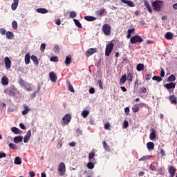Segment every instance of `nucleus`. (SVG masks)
Listing matches in <instances>:
<instances>
[{
  "label": "nucleus",
  "mask_w": 177,
  "mask_h": 177,
  "mask_svg": "<svg viewBox=\"0 0 177 177\" xmlns=\"http://www.w3.org/2000/svg\"><path fill=\"white\" fill-rule=\"evenodd\" d=\"M152 6L156 12H161L164 9V1L156 0L152 3Z\"/></svg>",
  "instance_id": "obj_1"
},
{
  "label": "nucleus",
  "mask_w": 177,
  "mask_h": 177,
  "mask_svg": "<svg viewBox=\"0 0 177 177\" xmlns=\"http://www.w3.org/2000/svg\"><path fill=\"white\" fill-rule=\"evenodd\" d=\"M18 84L20 85L21 88H24L27 92H31L32 91V87H31V84L27 83L23 79H20L18 82Z\"/></svg>",
  "instance_id": "obj_2"
},
{
  "label": "nucleus",
  "mask_w": 177,
  "mask_h": 177,
  "mask_svg": "<svg viewBox=\"0 0 177 177\" xmlns=\"http://www.w3.org/2000/svg\"><path fill=\"white\" fill-rule=\"evenodd\" d=\"M58 174L59 176H64L66 174V165L63 162H59L58 165Z\"/></svg>",
  "instance_id": "obj_3"
},
{
  "label": "nucleus",
  "mask_w": 177,
  "mask_h": 177,
  "mask_svg": "<svg viewBox=\"0 0 177 177\" xmlns=\"http://www.w3.org/2000/svg\"><path fill=\"white\" fill-rule=\"evenodd\" d=\"M70 121H71V115L70 113H66L62 118V125L63 127H66V125H68V124H70Z\"/></svg>",
  "instance_id": "obj_4"
},
{
  "label": "nucleus",
  "mask_w": 177,
  "mask_h": 177,
  "mask_svg": "<svg viewBox=\"0 0 177 177\" xmlns=\"http://www.w3.org/2000/svg\"><path fill=\"white\" fill-rule=\"evenodd\" d=\"M130 41L131 44H140L143 42V39L139 35H135L131 38Z\"/></svg>",
  "instance_id": "obj_5"
},
{
  "label": "nucleus",
  "mask_w": 177,
  "mask_h": 177,
  "mask_svg": "<svg viewBox=\"0 0 177 177\" xmlns=\"http://www.w3.org/2000/svg\"><path fill=\"white\" fill-rule=\"evenodd\" d=\"M102 31L105 34V35H109L111 31V27L109 24H105L102 26Z\"/></svg>",
  "instance_id": "obj_6"
},
{
  "label": "nucleus",
  "mask_w": 177,
  "mask_h": 177,
  "mask_svg": "<svg viewBox=\"0 0 177 177\" xmlns=\"http://www.w3.org/2000/svg\"><path fill=\"white\" fill-rule=\"evenodd\" d=\"M4 63L6 70H10V67L12 66V61H10V59H9L8 57H5Z\"/></svg>",
  "instance_id": "obj_7"
},
{
  "label": "nucleus",
  "mask_w": 177,
  "mask_h": 177,
  "mask_svg": "<svg viewBox=\"0 0 177 177\" xmlns=\"http://www.w3.org/2000/svg\"><path fill=\"white\" fill-rule=\"evenodd\" d=\"M114 46L107 45L105 49V56H110V53L113 51Z\"/></svg>",
  "instance_id": "obj_8"
},
{
  "label": "nucleus",
  "mask_w": 177,
  "mask_h": 177,
  "mask_svg": "<svg viewBox=\"0 0 177 177\" xmlns=\"http://www.w3.org/2000/svg\"><path fill=\"white\" fill-rule=\"evenodd\" d=\"M30 138H31V131L29 130L24 137V142L28 143V140H30Z\"/></svg>",
  "instance_id": "obj_9"
},
{
  "label": "nucleus",
  "mask_w": 177,
  "mask_h": 177,
  "mask_svg": "<svg viewBox=\"0 0 177 177\" xmlns=\"http://www.w3.org/2000/svg\"><path fill=\"white\" fill-rule=\"evenodd\" d=\"M164 86L165 88H166V89L169 91V89H175V86H176V84L174 82H171V83L165 84Z\"/></svg>",
  "instance_id": "obj_10"
},
{
  "label": "nucleus",
  "mask_w": 177,
  "mask_h": 177,
  "mask_svg": "<svg viewBox=\"0 0 177 177\" xmlns=\"http://www.w3.org/2000/svg\"><path fill=\"white\" fill-rule=\"evenodd\" d=\"M176 173V168L174 166H171L169 169V174H170L169 177L175 176V174Z\"/></svg>",
  "instance_id": "obj_11"
},
{
  "label": "nucleus",
  "mask_w": 177,
  "mask_h": 177,
  "mask_svg": "<svg viewBox=\"0 0 177 177\" xmlns=\"http://www.w3.org/2000/svg\"><path fill=\"white\" fill-rule=\"evenodd\" d=\"M49 77L52 82H56V81H57V77L56 76V74H55L54 72H50L49 73Z\"/></svg>",
  "instance_id": "obj_12"
},
{
  "label": "nucleus",
  "mask_w": 177,
  "mask_h": 177,
  "mask_svg": "<svg viewBox=\"0 0 177 177\" xmlns=\"http://www.w3.org/2000/svg\"><path fill=\"white\" fill-rule=\"evenodd\" d=\"M11 132H12L15 135H21V133H23V131L19 129L17 127H12Z\"/></svg>",
  "instance_id": "obj_13"
},
{
  "label": "nucleus",
  "mask_w": 177,
  "mask_h": 177,
  "mask_svg": "<svg viewBox=\"0 0 177 177\" xmlns=\"http://www.w3.org/2000/svg\"><path fill=\"white\" fill-rule=\"evenodd\" d=\"M96 52H97V48H89L86 53V56L89 57V56H92V55H93V53H96Z\"/></svg>",
  "instance_id": "obj_14"
},
{
  "label": "nucleus",
  "mask_w": 177,
  "mask_h": 177,
  "mask_svg": "<svg viewBox=\"0 0 177 177\" xmlns=\"http://www.w3.org/2000/svg\"><path fill=\"white\" fill-rule=\"evenodd\" d=\"M95 15H97V16H106V15H107V12H106V9H102V10H99L95 12Z\"/></svg>",
  "instance_id": "obj_15"
},
{
  "label": "nucleus",
  "mask_w": 177,
  "mask_h": 177,
  "mask_svg": "<svg viewBox=\"0 0 177 177\" xmlns=\"http://www.w3.org/2000/svg\"><path fill=\"white\" fill-rule=\"evenodd\" d=\"M121 2L122 3H125L126 5H128L130 8H133L135 6V4L133 3V1H128V0H121Z\"/></svg>",
  "instance_id": "obj_16"
},
{
  "label": "nucleus",
  "mask_w": 177,
  "mask_h": 177,
  "mask_svg": "<svg viewBox=\"0 0 177 177\" xmlns=\"http://www.w3.org/2000/svg\"><path fill=\"white\" fill-rule=\"evenodd\" d=\"M17 6H19V0H13V2L11 5L12 10H16V9H17Z\"/></svg>",
  "instance_id": "obj_17"
},
{
  "label": "nucleus",
  "mask_w": 177,
  "mask_h": 177,
  "mask_svg": "<svg viewBox=\"0 0 177 177\" xmlns=\"http://www.w3.org/2000/svg\"><path fill=\"white\" fill-rule=\"evenodd\" d=\"M1 84H2V85H3V86H6V85H8V84H9V79H8V77L3 76V77L1 78Z\"/></svg>",
  "instance_id": "obj_18"
},
{
  "label": "nucleus",
  "mask_w": 177,
  "mask_h": 177,
  "mask_svg": "<svg viewBox=\"0 0 177 177\" xmlns=\"http://www.w3.org/2000/svg\"><path fill=\"white\" fill-rule=\"evenodd\" d=\"M71 64V55H67L65 59V64L67 67Z\"/></svg>",
  "instance_id": "obj_19"
},
{
  "label": "nucleus",
  "mask_w": 177,
  "mask_h": 177,
  "mask_svg": "<svg viewBox=\"0 0 177 177\" xmlns=\"http://www.w3.org/2000/svg\"><path fill=\"white\" fill-rule=\"evenodd\" d=\"M21 142H23V136H19L14 138L15 143L17 144V143H20Z\"/></svg>",
  "instance_id": "obj_20"
},
{
  "label": "nucleus",
  "mask_w": 177,
  "mask_h": 177,
  "mask_svg": "<svg viewBox=\"0 0 177 177\" xmlns=\"http://www.w3.org/2000/svg\"><path fill=\"white\" fill-rule=\"evenodd\" d=\"M169 99L171 102V103H172V104H176L177 103V97L174 95H170L169 97Z\"/></svg>",
  "instance_id": "obj_21"
},
{
  "label": "nucleus",
  "mask_w": 177,
  "mask_h": 177,
  "mask_svg": "<svg viewBox=\"0 0 177 177\" xmlns=\"http://www.w3.org/2000/svg\"><path fill=\"white\" fill-rule=\"evenodd\" d=\"M30 58L36 66H38L39 64V62L38 61V57H37V56L32 55Z\"/></svg>",
  "instance_id": "obj_22"
},
{
  "label": "nucleus",
  "mask_w": 177,
  "mask_h": 177,
  "mask_svg": "<svg viewBox=\"0 0 177 177\" xmlns=\"http://www.w3.org/2000/svg\"><path fill=\"white\" fill-rule=\"evenodd\" d=\"M14 164L15 165H20L21 164V158L17 156L15 158Z\"/></svg>",
  "instance_id": "obj_23"
},
{
  "label": "nucleus",
  "mask_w": 177,
  "mask_h": 177,
  "mask_svg": "<svg viewBox=\"0 0 177 177\" xmlns=\"http://www.w3.org/2000/svg\"><path fill=\"white\" fill-rule=\"evenodd\" d=\"M165 38H166V39H172V38H174V34L171 32H167L165 35Z\"/></svg>",
  "instance_id": "obj_24"
},
{
  "label": "nucleus",
  "mask_w": 177,
  "mask_h": 177,
  "mask_svg": "<svg viewBox=\"0 0 177 177\" xmlns=\"http://www.w3.org/2000/svg\"><path fill=\"white\" fill-rule=\"evenodd\" d=\"M127 82V75H124L120 80V85H124V84H125V82Z\"/></svg>",
  "instance_id": "obj_25"
},
{
  "label": "nucleus",
  "mask_w": 177,
  "mask_h": 177,
  "mask_svg": "<svg viewBox=\"0 0 177 177\" xmlns=\"http://www.w3.org/2000/svg\"><path fill=\"white\" fill-rule=\"evenodd\" d=\"M137 71H143L145 70V64H138L136 67Z\"/></svg>",
  "instance_id": "obj_26"
},
{
  "label": "nucleus",
  "mask_w": 177,
  "mask_h": 177,
  "mask_svg": "<svg viewBox=\"0 0 177 177\" xmlns=\"http://www.w3.org/2000/svg\"><path fill=\"white\" fill-rule=\"evenodd\" d=\"M145 6L147 7L149 13H153V10H151V7H150V4L149 3L148 1H145Z\"/></svg>",
  "instance_id": "obj_27"
},
{
  "label": "nucleus",
  "mask_w": 177,
  "mask_h": 177,
  "mask_svg": "<svg viewBox=\"0 0 177 177\" xmlns=\"http://www.w3.org/2000/svg\"><path fill=\"white\" fill-rule=\"evenodd\" d=\"M84 19L87 21H95V20H96V17L93 16H85Z\"/></svg>",
  "instance_id": "obj_28"
},
{
  "label": "nucleus",
  "mask_w": 177,
  "mask_h": 177,
  "mask_svg": "<svg viewBox=\"0 0 177 177\" xmlns=\"http://www.w3.org/2000/svg\"><path fill=\"white\" fill-rule=\"evenodd\" d=\"M149 139L151 140H154L156 139V130L152 129V131L149 135Z\"/></svg>",
  "instance_id": "obj_29"
},
{
  "label": "nucleus",
  "mask_w": 177,
  "mask_h": 177,
  "mask_svg": "<svg viewBox=\"0 0 177 177\" xmlns=\"http://www.w3.org/2000/svg\"><path fill=\"white\" fill-rule=\"evenodd\" d=\"M147 147L148 150H153L154 149V143L149 142L147 144Z\"/></svg>",
  "instance_id": "obj_30"
},
{
  "label": "nucleus",
  "mask_w": 177,
  "mask_h": 177,
  "mask_svg": "<svg viewBox=\"0 0 177 177\" xmlns=\"http://www.w3.org/2000/svg\"><path fill=\"white\" fill-rule=\"evenodd\" d=\"M37 12L38 13H41L42 15H45V13H48V10L46 8H38L37 9Z\"/></svg>",
  "instance_id": "obj_31"
},
{
  "label": "nucleus",
  "mask_w": 177,
  "mask_h": 177,
  "mask_svg": "<svg viewBox=\"0 0 177 177\" xmlns=\"http://www.w3.org/2000/svg\"><path fill=\"white\" fill-rule=\"evenodd\" d=\"M25 64H30V53H26L25 55Z\"/></svg>",
  "instance_id": "obj_32"
},
{
  "label": "nucleus",
  "mask_w": 177,
  "mask_h": 177,
  "mask_svg": "<svg viewBox=\"0 0 177 177\" xmlns=\"http://www.w3.org/2000/svg\"><path fill=\"white\" fill-rule=\"evenodd\" d=\"M132 110L133 113H138L139 111V104H136L132 106Z\"/></svg>",
  "instance_id": "obj_33"
},
{
  "label": "nucleus",
  "mask_w": 177,
  "mask_h": 177,
  "mask_svg": "<svg viewBox=\"0 0 177 177\" xmlns=\"http://www.w3.org/2000/svg\"><path fill=\"white\" fill-rule=\"evenodd\" d=\"M73 21H74L76 27H78V28H82V25L81 24V22H80V21L78 19H74Z\"/></svg>",
  "instance_id": "obj_34"
},
{
  "label": "nucleus",
  "mask_w": 177,
  "mask_h": 177,
  "mask_svg": "<svg viewBox=\"0 0 177 177\" xmlns=\"http://www.w3.org/2000/svg\"><path fill=\"white\" fill-rule=\"evenodd\" d=\"M89 114V111L88 110H83L82 112V115L84 118H86Z\"/></svg>",
  "instance_id": "obj_35"
},
{
  "label": "nucleus",
  "mask_w": 177,
  "mask_h": 177,
  "mask_svg": "<svg viewBox=\"0 0 177 177\" xmlns=\"http://www.w3.org/2000/svg\"><path fill=\"white\" fill-rule=\"evenodd\" d=\"M175 80H176L175 75H171L168 77L167 82H174Z\"/></svg>",
  "instance_id": "obj_36"
},
{
  "label": "nucleus",
  "mask_w": 177,
  "mask_h": 177,
  "mask_svg": "<svg viewBox=\"0 0 177 177\" xmlns=\"http://www.w3.org/2000/svg\"><path fill=\"white\" fill-rule=\"evenodd\" d=\"M133 80V75H132V73H129L127 75V81H129V82H132V80Z\"/></svg>",
  "instance_id": "obj_37"
},
{
  "label": "nucleus",
  "mask_w": 177,
  "mask_h": 177,
  "mask_svg": "<svg viewBox=\"0 0 177 177\" xmlns=\"http://www.w3.org/2000/svg\"><path fill=\"white\" fill-rule=\"evenodd\" d=\"M152 80L153 81H157V82H161L162 81V79L159 76H153Z\"/></svg>",
  "instance_id": "obj_38"
},
{
  "label": "nucleus",
  "mask_w": 177,
  "mask_h": 177,
  "mask_svg": "<svg viewBox=\"0 0 177 177\" xmlns=\"http://www.w3.org/2000/svg\"><path fill=\"white\" fill-rule=\"evenodd\" d=\"M102 143H103V147H104V150L109 151L110 147H109V145H107V143L106 142V141H103Z\"/></svg>",
  "instance_id": "obj_39"
},
{
  "label": "nucleus",
  "mask_w": 177,
  "mask_h": 177,
  "mask_svg": "<svg viewBox=\"0 0 177 177\" xmlns=\"http://www.w3.org/2000/svg\"><path fill=\"white\" fill-rule=\"evenodd\" d=\"M87 168H88V169H93L95 168V165L93 162H89L87 163Z\"/></svg>",
  "instance_id": "obj_40"
},
{
  "label": "nucleus",
  "mask_w": 177,
  "mask_h": 177,
  "mask_svg": "<svg viewBox=\"0 0 177 177\" xmlns=\"http://www.w3.org/2000/svg\"><path fill=\"white\" fill-rule=\"evenodd\" d=\"M69 15L71 19H74V17H77V12H75V11H71L69 12Z\"/></svg>",
  "instance_id": "obj_41"
},
{
  "label": "nucleus",
  "mask_w": 177,
  "mask_h": 177,
  "mask_svg": "<svg viewBox=\"0 0 177 177\" xmlns=\"http://www.w3.org/2000/svg\"><path fill=\"white\" fill-rule=\"evenodd\" d=\"M6 38H8V39H12V38H13V33L12 32H7Z\"/></svg>",
  "instance_id": "obj_42"
},
{
  "label": "nucleus",
  "mask_w": 177,
  "mask_h": 177,
  "mask_svg": "<svg viewBox=\"0 0 177 177\" xmlns=\"http://www.w3.org/2000/svg\"><path fill=\"white\" fill-rule=\"evenodd\" d=\"M9 147L10 149H12V150H17V145H16V144L10 143Z\"/></svg>",
  "instance_id": "obj_43"
},
{
  "label": "nucleus",
  "mask_w": 177,
  "mask_h": 177,
  "mask_svg": "<svg viewBox=\"0 0 177 177\" xmlns=\"http://www.w3.org/2000/svg\"><path fill=\"white\" fill-rule=\"evenodd\" d=\"M12 27L13 30H17V21H13L12 22Z\"/></svg>",
  "instance_id": "obj_44"
},
{
  "label": "nucleus",
  "mask_w": 177,
  "mask_h": 177,
  "mask_svg": "<svg viewBox=\"0 0 177 177\" xmlns=\"http://www.w3.org/2000/svg\"><path fill=\"white\" fill-rule=\"evenodd\" d=\"M53 51L55 53H59V52H60V47H59V46H55Z\"/></svg>",
  "instance_id": "obj_45"
},
{
  "label": "nucleus",
  "mask_w": 177,
  "mask_h": 177,
  "mask_svg": "<svg viewBox=\"0 0 177 177\" xmlns=\"http://www.w3.org/2000/svg\"><path fill=\"white\" fill-rule=\"evenodd\" d=\"M50 62H55V63H57V62H59V57L55 56V57H52L50 59Z\"/></svg>",
  "instance_id": "obj_46"
},
{
  "label": "nucleus",
  "mask_w": 177,
  "mask_h": 177,
  "mask_svg": "<svg viewBox=\"0 0 177 177\" xmlns=\"http://www.w3.org/2000/svg\"><path fill=\"white\" fill-rule=\"evenodd\" d=\"M149 158H150L149 156H143L142 158H141L140 159V161H146V160H149Z\"/></svg>",
  "instance_id": "obj_47"
},
{
  "label": "nucleus",
  "mask_w": 177,
  "mask_h": 177,
  "mask_svg": "<svg viewBox=\"0 0 177 177\" xmlns=\"http://www.w3.org/2000/svg\"><path fill=\"white\" fill-rule=\"evenodd\" d=\"M95 157L94 152H91L88 154V159L89 160H93V158Z\"/></svg>",
  "instance_id": "obj_48"
},
{
  "label": "nucleus",
  "mask_w": 177,
  "mask_h": 177,
  "mask_svg": "<svg viewBox=\"0 0 177 177\" xmlns=\"http://www.w3.org/2000/svg\"><path fill=\"white\" fill-rule=\"evenodd\" d=\"M0 32H1V34H2V35H5V34H6V30H5V28H1Z\"/></svg>",
  "instance_id": "obj_49"
},
{
  "label": "nucleus",
  "mask_w": 177,
  "mask_h": 177,
  "mask_svg": "<svg viewBox=\"0 0 177 177\" xmlns=\"http://www.w3.org/2000/svg\"><path fill=\"white\" fill-rule=\"evenodd\" d=\"M97 84H98V86H99L100 89H103V84H102V81L98 80Z\"/></svg>",
  "instance_id": "obj_50"
},
{
  "label": "nucleus",
  "mask_w": 177,
  "mask_h": 177,
  "mask_svg": "<svg viewBox=\"0 0 177 177\" xmlns=\"http://www.w3.org/2000/svg\"><path fill=\"white\" fill-rule=\"evenodd\" d=\"M6 157V153L5 152H0V159L5 158Z\"/></svg>",
  "instance_id": "obj_51"
},
{
  "label": "nucleus",
  "mask_w": 177,
  "mask_h": 177,
  "mask_svg": "<svg viewBox=\"0 0 177 177\" xmlns=\"http://www.w3.org/2000/svg\"><path fill=\"white\" fill-rule=\"evenodd\" d=\"M160 77L163 78V77H165V72H164V69L162 68L160 71Z\"/></svg>",
  "instance_id": "obj_52"
},
{
  "label": "nucleus",
  "mask_w": 177,
  "mask_h": 177,
  "mask_svg": "<svg viewBox=\"0 0 177 177\" xmlns=\"http://www.w3.org/2000/svg\"><path fill=\"white\" fill-rule=\"evenodd\" d=\"M28 111H30V109H24V110L22 111L23 115H26V114H27V113H28Z\"/></svg>",
  "instance_id": "obj_53"
},
{
  "label": "nucleus",
  "mask_w": 177,
  "mask_h": 177,
  "mask_svg": "<svg viewBox=\"0 0 177 177\" xmlns=\"http://www.w3.org/2000/svg\"><path fill=\"white\" fill-rule=\"evenodd\" d=\"M135 32V28L129 29L127 31V32L131 35H132V32Z\"/></svg>",
  "instance_id": "obj_54"
},
{
  "label": "nucleus",
  "mask_w": 177,
  "mask_h": 177,
  "mask_svg": "<svg viewBox=\"0 0 177 177\" xmlns=\"http://www.w3.org/2000/svg\"><path fill=\"white\" fill-rule=\"evenodd\" d=\"M89 93H91V95H93V93H95V88H91L89 89Z\"/></svg>",
  "instance_id": "obj_55"
},
{
  "label": "nucleus",
  "mask_w": 177,
  "mask_h": 177,
  "mask_svg": "<svg viewBox=\"0 0 177 177\" xmlns=\"http://www.w3.org/2000/svg\"><path fill=\"white\" fill-rule=\"evenodd\" d=\"M110 128V123H106L104 124V129H109Z\"/></svg>",
  "instance_id": "obj_56"
},
{
  "label": "nucleus",
  "mask_w": 177,
  "mask_h": 177,
  "mask_svg": "<svg viewBox=\"0 0 177 177\" xmlns=\"http://www.w3.org/2000/svg\"><path fill=\"white\" fill-rule=\"evenodd\" d=\"M128 127H129L128 121L125 120L124 122V128H128Z\"/></svg>",
  "instance_id": "obj_57"
},
{
  "label": "nucleus",
  "mask_w": 177,
  "mask_h": 177,
  "mask_svg": "<svg viewBox=\"0 0 177 177\" xmlns=\"http://www.w3.org/2000/svg\"><path fill=\"white\" fill-rule=\"evenodd\" d=\"M19 127H20L21 129L26 130V126H24V124L23 123H20Z\"/></svg>",
  "instance_id": "obj_58"
},
{
  "label": "nucleus",
  "mask_w": 177,
  "mask_h": 177,
  "mask_svg": "<svg viewBox=\"0 0 177 177\" xmlns=\"http://www.w3.org/2000/svg\"><path fill=\"white\" fill-rule=\"evenodd\" d=\"M117 44V41L112 40L111 43L108 44V45H115Z\"/></svg>",
  "instance_id": "obj_59"
},
{
  "label": "nucleus",
  "mask_w": 177,
  "mask_h": 177,
  "mask_svg": "<svg viewBox=\"0 0 177 177\" xmlns=\"http://www.w3.org/2000/svg\"><path fill=\"white\" fill-rule=\"evenodd\" d=\"M124 113H126V114H129V107L124 108Z\"/></svg>",
  "instance_id": "obj_60"
},
{
  "label": "nucleus",
  "mask_w": 177,
  "mask_h": 177,
  "mask_svg": "<svg viewBox=\"0 0 177 177\" xmlns=\"http://www.w3.org/2000/svg\"><path fill=\"white\" fill-rule=\"evenodd\" d=\"M160 153L162 157H164V156H165V151H164V149H160Z\"/></svg>",
  "instance_id": "obj_61"
},
{
  "label": "nucleus",
  "mask_w": 177,
  "mask_h": 177,
  "mask_svg": "<svg viewBox=\"0 0 177 177\" xmlns=\"http://www.w3.org/2000/svg\"><path fill=\"white\" fill-rule=\"evenodd\" d=\"M76 132L78 135H82V130H80V129H77Z\"/></svg>",
  "instance_id": "obj_62"
},
{
  "label": "nucleus",
  "mask_w": 177,
  "mask_h": 177,
  "mask_svg": "<svg viewBox=\"0 0 177 177\" xmlns=\"http://www.w3.org/2000/svg\"><path fill=\"white\" fill-rule=\"evenodd\" d=\"M68 89H69L70 92H74V88H73V86L70 85L68 86Z\"/></svg>",
  "instance_id": "obj_63"
},
{
  "label": "nucleus",
  "mask_w": 177,
  "mask_h": 177,
  "mask_svg": "<svg viewBox=\"0 0 177 177\" xmlns=\"http://www.w3.org/2000/svg\"><path fill=\"white\" fill-rule=\"evenodd\" d=\"M30 177H34V176H35V172H34V171H30Z\"/></svg>",
  "instance_id": "obj_64"
}]
</instances>
